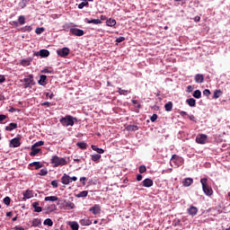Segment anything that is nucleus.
Here are the masks:
<instances>
[{"mask_svg":"<svg viewBox=\"0 0 230 230\" xmlns=\"http://www.w3.org/2000/svg\"><path fill=\"white\" fill-rule=\"evenodd\" d=\"M69 48H63L57 50L58 57L66 58L69 55Z\"/></svg>","mask_w":230,"mask_h":230,"instance_id":"obj_7","label":"nucleus"},{"mask_svg":"<svg viewBox=\"0 0 230 230\" xmlns=\"http://www.w3.org/2000/svg\"><path fill=\"white\" fill-rule=\"evenodd\" d=\"M39 175H41V176L48 175V170L47 169H41L39 172Z\"/></svg>","mask_w":230,"mask_h":230,"instance_id":"obj_48","label":"nucleus"},{"mask_svg":"<svg viewBox=\"0 0 230 230\" xmlns=\"http://www.w3.org/2000/svg\"><path fill=\"white\" fill-rule=\"evenodd\" d=\"M186 102L190 107H195L197 105V101L193 98L188 99Z\"/></svg>","mask_w":230,"mask_h":230,"instance_id":"obj_32","label":"nucleus"},{"mask_svg":"<svg viewBox=\"0 0 230 230\" xmlns=\"http://www.w3.org/2000/svg\"><path fill=\"white\" fill-rule=\"evenodd\" d=\"M164 109H165L166 112H172V110L173 109V102H169L165 103Z\"/></svg>","mask_w":230,"mask_h":230,"instance_id":"obj_23","label":"nucleus"},{"mask_svg":"<svg viewBox=\"0 0 230 230\" xmlns=\"http://www.w3.org/2000/svg\"><path fill=\"white\" fill-rule=\"evenodd\" d=\"M87 195H89V191L83 190V191L79 192L78 194H75V197H76V199H82V198L87 197Z\"/></svg>","mask_w":230,"mask_h":230,"instance_id":"obj_24","label":"nucleus"},{"mask_svg":"<svg viewBox=\"0 0 230 230\" xmlns=\"http://www.w3.org/2000/svg\"><path fill=\"white\" fill-rule=\"evenodd\" d=\"M18 22H19V24H21V26H22V24L26 23V18L24 17V15L19 16Z\"/></svg>","mask_w":230,"mask_h":230,"instance_id":"obj_39","label":"nucleus"},{"mask_svg":"<svg viewBox=\"0 0 230 230\" xmlns=\"http://www.w3.org/2000/svg\"><path fill=\"white\" fill-rule=\"evenodd\" d=\"M47 98H49L50 100H53V96H55L53 93H46Z\"/></svg>","mask_w":230,"mask_h":230,"instance_id":"obj_60","label":"nucleus"},{"mask_svg":"<svg viewBox=\"0 0 230 230\" xmlns=\"http://www.w3.org/2000/svg\"><path fill=\"white\" fill-rule=\"evenodd\" d=\"M28 199H33V190H27L25 192H23V200Z\"/></svg>","mask_w":230,"mask_h":230,"instance_id":"obj_16","label":"nucleus"},{"mask_svg":"<svg viewBox=\"0 0 230 230\" xmlns=\"http://www.w3.org/2000/svg\"><path fill=\"white\" fill-rule=\"evenodd\" d=\"M196 84H202L204 82V75L197 74L194 77Z\"/></svg>","mask_w":230,"mask_h":230,"instance_id":"obj_17","label":"nucleus"},{"mask_svg":"<svg viewBox=\"0 0 230 230\" xmlns=\"http://www.w3.org/2000/svg\"><path fill=\"white\" fill-rule=\"evenodd\" d=\"M187 93H193V86L188 85L187 86Z\"/></svg>","mask_w":230,"mask_h":230,"instance_id":"obj_59","label":"nucleus"},{"mask_svg":"<svg viewBox=\"0 0 230 230\" xmlns=\"http://www.w3.org/2000/svg\"><path fill=\"white\" fill-rule=\"evenodd\" d=\"M123 40H125V37H119L116 39V42H118V44H119L120 42H123Z\"/></svg>","mask_w":230,"mask_h":230,"instance_id":"obj_54","label":"nucleus"},{"mask_svg":"<svg viewBox=\"0 0 230 230\" xmlns=\"http://www.w3.org/2000/svg\"><path fill=\"white\" fill-rule=\"evenodd\" d=\"M41 106L42 107H51V102H43V103H41Z\"/></svg>","mask_w":230,"mask_h":230,"instance_id":"obj_56","label":"nucleus"},{"mask_svg":"<svg viewBox=\"0 0 230 230\" xmlns=\"http://www.w3.org/2000/svg\"><path fill=\"white\" fill-rule=\"evenodd\" d=\"M55 209H57V205L53 204L51 205L49 208H47V211H55Z\"/></svg>","mask_w":230,"mask_h":230,"instance_id":"obj_51","label":"nucleus"},{"mask_svg":"<svg viewBox=\"0 0 230 230\" xmlns=\"http://www.w3.org/2000/svg\"><path fill=\"white\" fill-rule=\"evenodd\" d=\"M70 33L72 35H75V37H83L84 32V30L82 29L71 28Z\"/></svg>","mask_w":230,"mask_h":230,"instance_id":"obj_8","label":"nucleus"},{"mask_svg":"<svg viewBox=\"0 0 230 230\" xmlns=\"http://www.w3.org/2000/svg\"><path fill=\"white\" fill-rule=\"evenodd\" d=\"M23 31H31L32 28L30 25H26L22 28Z\"/></svg>","mask_w":230,"mask_h":230,"instance_id":"obj_53","label":"nucleus"},{"mask_svg":"<svg viewBox=\"0 0 230 230\" xmlns=\"http://www.w3.org/2000/svg\"><path fill=\"white\" fill-rule=\"evenodd\" d=\"M31 85H35V80L33 79V75H28V77L23 79L24 89H28V87H31Z\"/></svg>","mask_w":230,"mask_h":230,"instance_id":"obj_4","label":"nucleus"},{"mask_svg":"<svg viewBox=\"0 0 230 230\" xmlns=\"http://www.w3.org/2000/svg\"><path fill=\"white\" fill-rule=\"evenodd\" d=\"M43 145H44V141L40 140V141L34 143V144L32 145V146L37 148V147H39V146H43Z\"/></svg>","mask_w":230,"mask_h":230,"instance_id":"obj_44","label":"nucleus"},{"mask_svg":"<svg viewBox=\"0 0 230 230\" xmlns=\"http://www.w3.org/2000/svg\"><path fill=\"white\" fill-rule=\"evenodd\" d=\"M11 202H12V199H10V197H5L4 199V204H5V206H10Z\"/></svg>","mask_w":230,"mask_h":230,"instance_id":"obj_45","label":"nucleus"},{"mask_svg":"<svg viewBox=\"0 0 230 230\" xmlns=\"http://www.w3.org/2000/svg\"><path fill=\"white\" fill-rule=\"evenodd\" d=\"M4 82H6L4 75H0V84H4Z\"/></svg>","mask_w":230,"mask_h":230,"instance_id":"obj_58","label":"nucleus"},{"mask_svg":"<svg viewBox=\"0 0 230 230\" xmlns=\"http://www.w3.org/2000/svg\"><path fill=\"white\" fill-rule=\"evenodd\" d=\"M222 94V92L220 90H216L214 92L213 98L214 100H218V97Z\"/></svg>","mask_w":230,"mask_h":230,"instance_id":"obj_40","label":"nucleus"},{"mask_svg":"<svg viewBox=\"0 0 230 230\" xmlns=\"http://www.w3.org/2000/svg\"><path fill=\"white\" fill-rule=\"evenodd\" d=\"M92 150H94V152H97V154H104L105 150H103L102 148H100L94 145L91 146Z\"/></svg>","mask_w":230,"mask_h":230,"instance_id":"obj_27","label":"nucleus"},{"mask_svg":"<svg viewBox=\"0 0 230 230\" xmlns=\"http://www.w3.org/2000/svg\"><path fill=\"white\" fill-rule=\"evenodd\" d=\"M66 208H67L68 209H75V203L69 201L66 203Z\"/></svg>","mask_w":230,"mask_h":230,"instance_id":"obj_42","label":"nucleus"},{"mask_svg":"<svg viewBox=\"0 0 230 230\" xmlns=\"http://www.w3.org/2000/svg\"><path fill=\"white\" fill-rule=\"evenodd\" d=\"M59 121L63 127H73V125H75V121H78V119L71 115H66L61 118Z\"/></svg>","mask_w":230,"mask_h":230,"instance_id":"obj_2","label":"nucleus"},{"mask_svg":"<svg viewBox=\"0 0 230 230\" xmlns=\"http://www.w3.org/2000/svg\"><path fill=\"white\" fill-rule=\"evenodd\" d=\"M14 230H24V227H22V226H15Z\"/></svg>","mask_w":230,"mask_h":230,"instance_id":"obj_64","label":"nucleus"},{"mask_svg":"<svg viewBox=\"0 0 230 230\" xmlns=\"http://www.w3.org/2000/svg\"><path fill=\"white\" fill-rule=\"evenodd\" d=\"M17 128V123L11 122L9 126L5 127V130L8 132H12V130H15Z\"/></svg>","mask_w":230,"mask_h":230,"instance_id":"obj_20","label":"nucleus"},{"mask_svg":"<svg viewBox=\"0 0 230 230\" xmlns=\"http://www.w3.org/2000/svg\"><path fill=\"white\" fill-rule=\"evenodd\" d=\"M142 186H144V188H152V186H154V181L150 178L145 179L142 181Z\"/></svg>","mask_w":230,"mask_h":230,"instance_id":"obj_10","label":"nucleus"},{"mask_svg":"<svg viewBox=\"0 0 230 230\" xmlns=\"http://www.w3.org/2000/svg\"><path fill=\"white\" fill-rule=\"evenodd\" d=\"M139 173H145L146 172V166L145 165H140L138 169Z\"/></svg>","mask_w":230,"mask_h":230,"instance_id":"obj_46","label":"nucleus"},{"mask_svg":"<svg viewBox=\"0 0 230 230\" xmlns=\"http://www.w3.org/2000/svg\"><path fill=\"white\" fill-rule=\"evenodd\" d=\"M29 166H35V170H39L44 166L40 162H32L29 164Z\"/></svg>","mask_w":230,"mask_h":230,"instance_id":"obj_21","label":"nucleus"},{"mask_svg":"<svg viewBox=\"0 0 230 230\" xmlns=\"http://www.w3.org/2000/svg\"><path fill=\"white\" fill-rule=\"evenodd\" d=\"M39 85H48V76L47 75H40V80L38 81Z\"/></svg>","mask_w":230,"mask_h":230,"instance_id":"obj_14","label":"nucleus"},{"mask_svg":"<svg viewBox=\"0 0 230 230\" xmlns=\"http://www.w3.org/2000/svg\"><path fill=\"white\" fill-rule=\"evenodd\" d=\"M41 73H49V74H51L52 71L48 69V68H44L43 70H41Z\"/></svg>","mask_w":230,"mask_h":230,"instance_id":"obj_61","label":"nucleus"},{"mask_svg":"<svg viewBox=\"0 0 230 230\" xmlns=\"http://www.w3.org/2000/svg\"><path fill=\"white\" fill-rule=\"evenodd\" d=\"M76 146H78L82 150H85V149H87V143H85V142H77Z\"/></svg>","mask_w":230,"mask_h":230,"instance_id":"obj_33","label":"nucleus"},{"mask_svg":"<svg viewBox=\"0 0 230 230\" xmlns=\"http://www.w3.org/2000/svg\"><path fill=\"white\" fill-rule=\"evenodd\" d=\"M69 226H70L72 230H78V228H79L78 223L75 222V221L74 222H70Z\"/></svg>","mask_w":230,"mask_h":230,"instance_id":"obj_37","label":"nucleus"},{"mask_svg":"<svg viewBox=\"0 0 230 230\" xmlns=\"http://www.w3.org/2000/svg\"><path fill=\"white\" fill-rule=\"evenodd\" d=\"M187 213H189L190 217H195L197 213H199V208L195 206H190V208L187 209Z\"/></svg>","mask_w":230,"mask_h":230,"instance_id":"obj_12","label":"nucleus"},{"mask_svg":"<svg viewBox=\"0 0 230 230\" xmlns=\"http://www.w3.org/2000/svg\"><path fill=\"white\" fill-rule=\"evenodd\" d=\"M31 150L30 153L31 157H35V155H37V154H40V152H42V149L33 147V146H31Z\"/></svg>","mask_w":230,"mask_h":230,"instance_id":"obj_15","label":"nucleus"},{"mask_svg":"<svg viewBox=\"0 0 230 230\" xmlns=\"http://www.w3.org/2000/svg\"><path fill=\"white\" fill-rule=\"evenodd\" d=\"M80 224L82 226H91V224H93V221L91 219H81Z\"/></svg>","mask_w":230,"mask_h":230,"instance_id":"obj_31","label":"nucleus"},{"mask_svg":"<svg viewBox=\"0 0 230 230\" xmlns=\"http://www.w3.org/2000/svg\"><path fill=\"white\" fill-rule=\"evenodd\" d=\"M6 115H0V121H4Z\"/></svg>","mask_w":230,"mask_h":230,"instance_id":"obj_63","label":"nucleus"},{"mask_svg":"<svg viewBox=\"0 0 230 230\" xmlns=\"http://www.w3.org/2000/svg\"><path fill=\"white\" fill-rule=\"evenodd\" d=\"M56 200H58V197H57V196H48V197H45V201L46 202H48V201L56 202Z\"/></svg>","mask_w":230,"mask_h":230,"instance_id":"obj_28","label":"nucleus"},{"mask_svg":"<svg viewBox=\"0 0 230 230\" xmlns=\"http://www.w3.org/2000/svg\"><path fill=\"white\" fill-rule=\"evenodd\" d=\"M43 31H44V28L40 27L36 29L35 33H37V35H40V33H43Z\"/></svg>","mask_w":230,"mask_h":230,"instance_id":"obj_49","label":"nucleus"},{"mask_svg":"<svg viewBox=\"0 0 230 230\" xmlns=\"http://www.w3.org/2000/svg\"><path fill=\"white\" fill-rule=\"evenodd\" d=\"M118 89H119L118 93H119L120 95H122V96H127V94H128V93H130V92H128V90H123V89H121V88H118Z\"/></svg>","mask_w":230,"mask_h":230,"instance_id":"obj_41","label":"nucleus"},{"mask_svg":"<svg viewBox=\"0 0 230 230\" xmlns=\"http://www.w3.org/2000/svg\"><path fill=\"white\" fill-rule=\"evenodd\" d=\"M172 163H174L176 166H181L184 163V159L177 155H172L171 158Z\"/></svg>","mask_w":230,"mask_h":230,"instance_id":"obj_5","label":"nucleus"},{"mask_svg":"<svg viewBox=\"0 0 230 230\" xmlns=\"http://www.w3.org/2000/svg\"><path fill=\"white\" fill-rule=\"evenodd\" d=\"M91 159L92 161H93V163H96V161H100L102 159V155H98V154L92 155Z\"/></svg>","mask_w":230,"mask_h":230,"instance_id":"obj_34","label":"nucleus"},{"mask_svg":"<svg viewBox=\"0 0 230 230\" xmlns=\"http://www.w3.org/2000/svg\"><path fill=\"white\" fill-rule=\"evenodd\" d=\"M182 184H183V186H185V188H188L189 186H191L193 184V179L186 178L183 181Z\"/></svg>","mask_w":230,"mask_h":230,"instance_id":"obj_19","label":"nucleus"},{"mask_svg":"<svg viewBox=\"0 0 230 230\" xmlns=\"http://www.w3.org/2000/svg\"><path fill=\"white\" fill-rule=\"evenodd\" d=\"M32 208H34L35 213H40V211H42V208L39 207V202L37 201L32 203Z\"/></svg>","mask_w":230,"mask_h":230,"instance_id":"obj_25","label":"nucleus"},{"mask_svg":"<svg viewBox=\"0 0 230 230\" xmlns=\"http://www.w3.org/2000/svg\"><path fill=\"white\" fill-rule=\"evenodd\" d=\"M196 143L199 145H206V143H208V136L204 134L198 135L196 137Z\"/></svg>","mask_w":230,"mask_h":230,"instance_id":"obj_6","label":"nucleus"},{"mask_svg":"<svg viewBox=\"0 0 230 230\" xmlns=\"http://www.w3.org/2000/svg\"><path fill=\"white\" fill-rule=\"evenodd\" d=\"M44 226H49V227H51L53 226V220L51 218H47L43 222Z\"/></svg>","mask_w":230,"mask_h":230,"instance_id":"obj_38","label":"nucleus"},{"mask_svg":"<svg viewBox=\"0 0 230 230\" xmlns=\"http://www.w3.org/2000/svg\"><path fill=\"white\" fill-rule=\"evenodd\" d=\"M40 57H42V58L49 57V50L48 49L40 50Z\"/></svg>","mask_w":230,"mask_h":230,"instance_id":"obj_29","label":"nucleus"},{"mask_svg":"<svg viewBox=\"0 0 230 230\" xmlns=\"http://www.w3.org/2000/svg\"><path fill=\"white\" fill-rule=\"evenodd\" d=\"M85 181H87L86 177H81L80 181L82 182L83 186H85Z\"/></svg>","mask_w":230,"mask_h":230,"instance_id":"obj_57","label":"nucleus"},{"mask_svg":"<svg viewBox=\"0 0 230 230\" xmlns=\"http://www.w3.org/2000/svg\"><path fill=\"white\" fill-rule=\"evenodd\" d=\"M85 22H87V24H102V20L100 19H92V20H89V19H85L84 20Z\"/></svg>","mask_w":230,"mask_h":230,"instance_id":"obj_18","label":"nucleus"},{"mask_svg":"<svg viewBox=\"0 0 230 230\" xmlns=\"http://www.w3.org/2000/svg\"><path fill=\"white\" fill-rule=\"evenodd\" d=\"M84 6H89V2L87 1H84L81 4H78V8L79 10H82V8H84Z\"/></svg>","mask_w":230,"mask_h":230,"instance_id":"obj_43","label":"nucleus"},{"mask_svg":"<svg viewBox=\"0 0 230 230\" xmlns=\"http://www.w3.org/2000/svg\"><path fill=\"white\" fill-rule=\"evenodd\" d=\"M89 211H91L93 215H100L102 211V207H100V205H94L89 209Z\"/></svg>","mask_w":230,"mask_h":230,"instance_id":"obj_11","label":"nucleus"},{"mask_svg":"<svg viewBox=\"0 0 230 230\" xmlns=\"http://www.w3.org/2000/svg\"><path fill=\"white\" fill-rule=\"evenodd\" d=\"M126 130L128 132H136L137 130H139V127L136 125H128L127 126Z\"/></svg>","mask_w":230,"mask_h":230,"instance_id":"obj_22","label":"nucleus"},{"mask_svg":"<svg viewBox=\"0 0 230 230\" xmlns=\"http://www.w3.org/2000/svg\"><path fill=\"white\" fill-rule=\"evenodd\" d=\"M106 24L110 27L116 26V21L112 18L106 20Z\"/></svg>","mask_w":230,"mask_h":230,"instance_id":"obj_35","label":"nucleus"},{"mask_svg":"<svg viewBox=\"0 0 230 230\" xmlns=\"http://www.w3.org/2000/svg\"><path fill=\"white\" fill-rule=\"evenodd\" d=\"M42 225V221H40V219L39 218H34L32 220V227H39L40 226Z\"/></svg>","mask_w":230,"mask_h":230,"instance_id":"obj_26","label":"nucleus"},{"mask_svg":"<svg viewBox=\"0 0 230 230\" xmlns=\"http://www.w3.org/2000/svg\"><path fill=\"white\" fill-rule=\"evenodd\" d=\"M61 182L65 185L69 184L71 182V176L64 173V175L61 177Z\"/></svg>","mask_w":230,"mask_h":230,"instance_id":"obj_13","label":"nucleus"},{"mask_svg":"<svg viewBox=\"0 0 230 230\" xmlns=\"http://www.w3.org/2000/svg\"><path fill=\"white\" fill-rule=\"evenodd\" d=\"M131 102L133 105H137V108L141 109V103L137 100H132Z\"/></svg>","mask_w":230,"mask_h":230,"instance_id":"obj_47","label":"nucleus"},{"mask_svg":"<svg viewBox=\"0 0 230 230\" xmlns=\"http://www.w3.org/2000/svg\"><path fill=\"white\" fill-rule=\"evenodd\" d=\"M9 146H10V148H17V147L21 146V140L17 137L13 138L10 141Z\"/></svg>","mask_w":230,"mask_h":230,"instance_id":"obj_9","label":"nucleus"},{"mask_svg":"<svg viewBox=\"0 0 230 230\" xmlns=\"http://www.w3.org/2000/svg\"><path fill=\"white\" fill-rule=\"evenodd\" d=\"M157 118H158L157 114H155V113L153 114V115L151 116V118H150L152 123H155V121L157 120Z\"/></svg>","mask_w":230,"mask_h":230,"instance_id":"obj_50","label":"nucleus"},{"mask_svg":"<svg viewBox=\"0 0 230 230\" xmlns=\"http://www.w3.org/2000/svg\"><path fill=\"white\" fill-rule=\"evenodd\" d=\"M200 183L205 195H207V197H211V195H213V189L208 185V178H201Z\"/></svg>","mask_w":230,"mask_h":230,"instance_id":"obj_3","label":"nucleus"},{"mask_svg":"<svg viewBox=\"0 0 230 230\" xmlns=\"http://www.w3.org/2000/svg\"><path fill=\"white\" fill-rule=\"evenodd\" d=\"M51 186H53L54 188H58V181L57 180L52 181Z\"/></svg>","mask_w":230,"mask_h":230,"instance_id":"obj_52","label":"nucleus"},{"mask_svg":"<svg viewBox=\"0 0 230 230\" xmlns=\"http://www.w3.org/2000/svg\"><path fill=\"white\" fill-rule=\"evenodd\" d=\"M137 181H143V175L137 174Z\"/></svg>","mask_w":230,"mask_h":230,"instance_id":"obj_62","label":"nucleus"},{"mask_svg":"<svg viewBox=\"0 0 230 230\" xmlns=\"http://www.w3.org/2000/svg\"><path fill=\"white\" fill-rule=\"evenodd\" d=\"M203 94L204 96H209V94H211V91L208 90V89H205L203 91Z\"/></svg>","mask_w":230,"mask_h":230,"instance_id":"obj_55","label":"nucleus"},{"mask_svg":"<svg viewBox=\"0 0 230 230\" xmlns=\"http://www.w3.org/2000/svg\"><path fill=\"white\" fill-rule=\"evenodd\" d=\"M29 3H30V0H22L19 3V6H20V8H26V6H28Z\"/></svg>","mask_w":230,"mask_h":230,"instance_id":"obj_36","label":"nucleus"},{"mask_svg":"<svg viewBox=\"0 0 230 230\" xmlns=\"http://www.w3.org/2000/svg\"><path fill=\"white\" fill-rule=\"evenodd\" d=\"M192 96L194 98H197V100L200 99L202 97V92H200V90H196L194 91V93H192Z\"/></svg>","mask_w":230,"mask_h":230,"instance_id":"obj_30","label":"nucleus"},{"mask_svg":"<svg viewBox=\"0 0 230 230\" xmlns=\"http://www.w3.org/2000/svg\"><path fill=\"white\" fill-rule=\"evenodd\" d=\"M51 164H53L54 168H58V166H66L67 165V161L64 157H59L58 155L52 156L50 159Z\"/></svg>","mask_w":230,"mask_h":230,"instance_id":"obj_1","label":"nucleus"}]
</instances>
